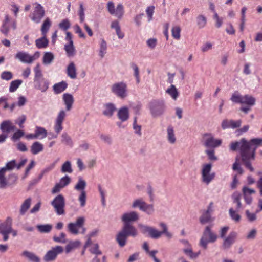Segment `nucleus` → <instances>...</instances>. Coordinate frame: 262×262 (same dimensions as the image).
<instances>
[{
	"label": "nucleus",
	"mask_w": 262,
	"mask_h": 262,
	"mask_svg": "<svg viewBox=\"0 0 262 262\" xmlns=\"http://www.w3.org/2000/svg\"><path fill=\"white\" fill-rule=\"evenodd\" d=\"M261 141L262 140L259 138L252 139L249 142L245 139H242L239 142L232 143L230 145V149L235 151L239 148L242 160L245 166L250 171H253L254 168L251 166L250 161L254 159L255 151Z\"/></svg>",
	"instance_id": "nucleus-1"
},
{
	"label": "nucleus",
	"mask_w": 262,
	"mask_h": 262,
	"mask_svg": "<svg viewBox=\"0 0 262 262\" xmlns=\"http://www.w3.org/2000/svg\"><path fill=\"white\" fill-rule=\"evenodd\" d=\"M138 234L137 229L130 224H123L121 231L116 235V241L119 245L124 247L128 236L135 237Z\"/></svg>",
	"instance_id": "nucleus-2"
},
{
	"label": "nucleus",
	"mask_w": 262,
	"mask_h": 262,
	"mask_svg": "<svg viewBox=\"0 0 262 262\" xmlns=\"http://www.w3.org/2000/svg\"><path fill=\"white\" fill-rule=\"evenodd\" d=\"M86 186V183L85 181L81 176H79L78 177V182L74 186V189L76 190L80 191L78 196V201L80 203L81 207H84L86 205V193L85 191Z\"/></svg>",
	"instance_id": "nucleus-3"
},
{
	"label": "nucleus",
	"mask_w": 262,
	"mask_h": 262,
	"mask_svg": "<svg viewBox=\"0 0 262 262\" xmlns=\"http://www.w3.org/2000/svg\"><path fill=\"white\" fill-rule=\"evenodd\" d=\"M12 220L11 217H7L6 220L0 224V233L3 236L4 241L9 239V234L11 233L15 237L17 235V231L12 227Z\"/></svg>",
	"instance_id": "nucleus-4"
},
{
	"label": "nucleus",
	"mask_w": 262,
	"mask_h": 262,
	"mask_svg": "<svg viewBox=\"0 0 262 262\" xmlns=\"http://www.w3.org/2000/svg\"><path fill=\"white\" fill-rule=\"evenodd\" d=\"M212 164L207 163L203 165L201 170V182L206 185H209L214 179L215 173L211 172Z\"/></svg>",
	"instance_id": "nucleus-5"
},
{
	"label": "nucleus",
	"mask_w": 262,
	"mask_h": 262,
	"mask_svg": "<svg viewBox=\"0 0 262 262\" xmlns=\"http://www.w3.org/2000/svg\"><path fill=\"white\" fill-rule=\"evenodd\" d=\"M85 220L84 217L80 216L77 219L75 222L69 224V231L74 235H77L79 233L84 234L86 232V228L83 226Z\"/></svg>",
	"instance_id": "nucleus-6"
},
{
	"label": "nucleus",
	"mask_w": 262,
	"mask_h": 262,
	"mask_svg": "<svg viewBox=\"0 0 262 262\" xmlns=\"http://www.w3.org/2000/svg\"><path fill=\"white\" fill-rule=\"evenodd\" d=\"M217 239V235L213 232L209 226L206 227L200 241V246L206 249L209 243H213Z\"/></svg>",
	"instance_id": "nucleus-7"
},
{
	"label": "nucleus",
	"mask_w": 262,
	"mask_h": 262,
	"mask_svg": "<svg viewBox=\"0 0 262 262\" xmlns=\"http://www.w3.org/2000/svg\"><path fill=\"white\" fill-rule=\"evenodd\" d=\"M40 56V53L37 51L33 55L25 51H18L15 55V58L20 62L30 64L37 59Z\"/></svg>",
	"instance_id": "nucleus-8"
},
{
	"label": "nucleus",
	"mask_w": 262,
	"mask_h": 262,
	"mask_svg": "<svg viewBox=\"0 0 262 262\" xmlns=\"http://www.w3.org/2000/svg\"><path fill=\"white\" fill-rule=\"evenodd\" d=\"M111 92L117 97L124 99L127 96V84L124 82L114 83L111 88Z\"/></svg>",
	"instance_id": "nucleus-9"
},
{
	"label": "nucleus",
	"mask_w": 262,
	"mask_h": 262,
	"mask_svg": "<svg viewBox=\"0 0 262 262\" xmlns=\"http://www.w3.org/2000/svg\"><path fill=\"white\" fill-rule=\"evenodd\" d=\"M149 108L152 115L157 117L164 113L165 106L163 101L154 100L150 103Z\"/></svg>",
	"instance_id": "nucleus-10"
},
{
	"label": "nucleus",
	"mask_w": 262,
	"mask_h": 262,
	"mask_svg": "<svg viewBox=\"0 0 262 262\" xmlns=\"http://www.w3.org/2000/svg\"><path fill=\"white\" fill-rule=\"evenodd\" d=\"M35 6L33 11L30 15V17L32 21L35 23L40 22L41 19L45 15V10L43 7L38 3H35L33 4Z\"/></svg>",
	"instance_id": "nucleus-11"
},
{
	"label": "nucleus",
	"mask_w": 262,
	"mask_h": 262,
	"mask_svg": "<svg viewBox=\"0 0 262 262\" xmlns=\"http://www.w3.org/2000/svg\"><path fill=\"white\" fill-rule=\"evenodd\" d=\"M64 251V248L62 246H57L53 247L50 250L48 251L44 256L43 260L46 262H50L54 260L57 256L62 253Z\"/></svg>",
	"instance_id": "nucleus-12"
},
{
	"label": "nucleus",
	"mask_w": 262,
	"mask_h": 262,
	"mask_svg": "<svg viewBox=\"0 0 262 262\" xmlns=\"http://www.w3.org/2000/svg\"><path fill=\"white\" fill-rule=\"evenodd\" d=\"M204 145L207 147L215 148L222 143L221 139H215L210 133L205 134L203 136Z\"/></svg>",
	"instance_id": "nucleus-13"
},
{
	"label": "nucleus",
	"mask_w": 262,
	"mask_h": 262,
	"mask_svg": "<svg viewBox=\"0 0 262 262\" xmlns=\"http://www.w3.org/2000/svg\"><path fill=\"white\" fill-rule=\"evenodd\" d=\"M139 227L142 233H148V235L152 238H158L162 234V232H161V231H159L153 227L150 226L143 224H139Z\"/></svg>",
	"instance_id": "nucleus-14"
},
{
	"label": "nucleus",
	"mask_w": 262,
	"mask_h": 262,
	"mask_svg": "<svg viewBox=\"0 0 262 262\" xmlns=\"http://www.w3.org/2000/svg\"><path fill=\"white\" fill-rule=\"evenodd\" d=\"M58 214L60 215L64 213V199L61 195H58L51 203Z\"/></svg>",
	"instance_id": "nucleus-15"
},
{
	"label": "nucleus",
	"mask_w": 262,
	"mask_h": 262,
	"mask_svg": "<svg viewBox=\"0 0 262 262\" xmlns=\"http://www.w3.org/2000/svg\"><path fill=\"white\" fill-rule=\"evenodd\" d=\"M139 219V214L134 211L124 213L121 217L123 224H130V223L137 221Z\"/></svg>",
	"instance_id": "nucleus-16"
},
{
	"label": "nucleus",
	"mask_w": 262,
	"mask_h": 262,
	"mask_svg": "<svg viewBox=\"0 0 262 262\" xmlns=\"http://www.w3.org/2000/svg\"><path fill=\"white\" fill-rule=\"evenodd\" d=\"M27 161V159H24L21 160V161L19 163H16V161L15 160H12L8 162H7L6 164V166L3 167L5 169L6 172L9 170H12L14 168H16L17 169H19L21 167L24 166L25 164L26 163Z\"/></svg>",
	"instance_id": "nucleus-17"
},
{
	"label": "nucleus",
	"mask_w": 262,
	"mask_h": 262,
	"mask_svg": "<svg viewBox=\"0 0 262 262\" xmlns=\"http://www.w3.org/2000/svg\"><path fill=\"white\" fill-rule=\"evenodd\" d=\"M241 124L242 121L241 120L235 121L233 120L225 119L223 120L221 126L223 129L227 128L235 129L239 127Z\"/></svg>",
	"instance_id": "nucleus-18"
},
{
	"label": "nucleus",
	"mask_w": 262,
	"mask_h": 262,
	"mask_svg": "<svg viewBox=\"0 0 262 262\" xmlns=\"http://www.w3.org/2000/svg\"><path fill=\"white\" fill-rule=\"evenodd\" d=\"M67 41L68 42L67 45V55L69 57H73L75 55L76 50L72 40V35L68 32H67Z\"/></svg>",
	"instance_id": "nucleus-19"
},
{
	"label": "nucleus",
	"mask_w": 262,
	"mask_h": 262,
	"mask_svg": "<svg viewBox=\"0 0 262 262\" xmlns=\"http://www.w3.org/2000/svg\"><path fill=\"white\" fill-rule=\"evenodd\" d=\"M236 237V232L234 231L230 232L228 236L225 237L224 239L223 245L224 248L225 249L229 248L231 246V245L234 243Z\"/></svg>",
	"instance_id": "nucleus-20"
},
{
	"label": "nucleus",
	"mask_w": 262,
	"mask_h": 262,
	"mask_svg": "<svg viewBox=\"0 0 262 262\" xmlns=\"http://www.w3.org/2000/svg\"><path fill=\"white\" fill-rule=\"evenodd\" d=\"M242 191L246 203L249 205L252 201L251 195L255 193V191L253 189H251L247 186L243 187Z\"/></svg>",
	"instance_id": "nucleus-21"
},
{
	"label": "nucleus",
	"mask_w": 262,
	"mask_h": 262,
	"mask_svg": "<svg viewBox=\"0 0 262 262\" xmlns=\"http://www.w3.org/2000/svg\"><path fill=\"white\" fill-rule=\"evenodd\" d=\"M65 116V112L64 111H60L56 119L55 125L54 126L55 130L57 133L60 132L63 128L62 124Z\"/></svg>",
	"instance_id": "nucleus-22"
},
{
	"label": "nucleus",
	"mask_w": 262,
	"mask_h": 262,
	"mask_svg": "<svg viewBox=\"0 0 262 262\" xmlns=\"http://www.w3.org/2000/svg\"><path fill=\"white\" fill-rule=\"evenodd\" d=\"M15 129V125H14L11 121L9 120L3 121L0 124V129L3 132L9 133L14 130Z\"/></svg>",
	"instance_id": "nucleus-23"
},
{
	"label": "nucleus",
	"mask_w": 262,
	"mask_h": 262,
	"mask_svg": "<svg viewBox=\"0 0 262 262\" xmlns=\"http://www.w3.org/2000/svg\"><path fill=\"white\" fill-rule=\"evenodd\" d=\"M116 110V107L114 104L107 103L103 106V114L106 117H111L113 116Z\"/></svg>",
	"instance_id": "nucleus-24"
},
{
	"label": "nucleus",
	"mask_w": 262,
	"mask_h": 262,
	"mask_svg": "<svg viewBox=\"0 0 262 262\" xmlns=\"http://www.w3.org/2000/svg\"><path fill=\"white\" fill-rule=\"evenodd\" d=\"M67 74L72 79H75L77 77L76 65L73 62H71L67 67Z\"/></svg>",
	"instance_id": "nucleus-25"
},
{
	"label": "nucleus",
	"mask_w": 262,
	"mask_h": 262,
	"mask_svg": "<svg viewBox=\"0 0 262 262\" xmlns=\"http://www.w3.org/2000/svg\"><path fill=\"white\" fill-rule=\"evenodd\" d=\"M118 118L122 121L124 122L129 118V110L126 106H123L119 109L117 113Z\"/></svg>",
	"instance_id": "nucleus-26"
},
{
	"label": "nucleus",
	"mask_w": 262,
	"mask_h": 262,
	"mask_svg": "<svg viewBox=\"0 0 262 262\" xmlns=\"http://www.w3.org/2000/svg\"><path fill=\"white\" fill-rule=\"evenodd\" d=\"M165 92L174 100H176L179 96L178 90L173 84H171L170 86L166 89Z\"/></svg>",
	"instance_id": "nucleus-27"
},
{
	"label": "nucleus",
	"mask_w": 262,
	"mask_h": 262,
	"mask_svg": "<svg viewBox=\"0 0 262 262\" xmlns=\"http://www.w3.org/2000/svg\"><path fill=\"white\" fill-rule=\"evenodd\" d=\"M167 139L168 142L171 144H173L176 142L177 138L174 128L171 126H168L167 128Z\"/></svg>",
	"instance_id": "nucleus-28"
},
{
	"label": "nucleus",
	"mask_w": 262,
	"mask_h": 262,
	"mask_svg": "<svg viewBox=\"0 0 262 262\" xmlns=\"http://www.w3.org/2000/svg\"><path fill=\"white\" fill-rule=\"evenodd\" d=\"M21 256L27 258L31 262H40V258L34 253L29 251H24Z\"/></svg>",
	"instance_id": "nucleus-29"
},
{
	"label": "nucleus",
	"mask_w": 262,
	"mask_h": 262,
	"mask_svg": "<svg viewBox=\"0 0 262 262\" xmlns=\"http://www.w3.org/2000/svg\"><path fill=\"white\" fill-rule=\"evenodd\" d=\"M80 245V242L78 240L67 241V253L75 250Z\"/></svg>",
	"instance_id": "nucleus-30"
},
{
	"label": "nucleus",
	"mask_w": 262,
	"mask_h": 262,
	"mask_svg": "<svg viewBox=\"0 0 262 262\" xmlns=\"http://www.w3.org/2000/svg\"><path fill=\"white\" fill-rule=\"evenodd\" d=\"M40 38L35 40L36 47L39 49L46 48L49 44V40L47 39L46 36H43Z\"/></svg>",
	"instance_id": "nucleus-31"
},
{
	"label": "nucleus",
	"mask_w": 262,
	"mask_h": 262,
	"mask_svg": "<svg viewBox=\"0 0 262 262\" xmlns=\"http://www.w3.org/2000/svg\"><path fill=\"white\" fill-rule=\"evenodd\" d=\"M181 28L179 25H174L171 28V36L176 40H179L181 38Z\"/></svg>",
	"instance_id": "nucleus-32"
},
{
	"label": "nucleus",
	"mask_w": 262,
	"mask_h": 262,
	"mask_svg": "<svg viewBox=\"0 0 262 262\" xmlns=\"http://www.w3.org/2000/svg\"><path fill=\"white\" fill-rule=\"evenodd\" d=\"M10 21V18L8 15L5 16V20L1 28V31L5 35H8L9 32V23Z\"/></svg>",
	"instance_id": "nucleus-33"
},
{
	"label": "nucleus",
	"mask_w": 262,
	"mask_h": 262,
	"mask_svg": "<svg viewBox=\"0 0 262 262\" xmlns=\"http://www.w3.org/2000/svg\"><path fill=\"white\" fill-rule=\"evenodd\" d=\"M54 59L53 54L50 52H46L44 53L42 58V63L45 65L50 64Z\"/></svg>",
	"instance_id": "nucleus-34"
},
{
	"label": "nucleus",
	"mask_w": 262,
	"mask_h": 262,
	"mask_svg": "<svg viewBox=\"0 0 262 262\" xmlns=\"http://www.w3.org/2000/svg\"><path fill=\"white\" fill-rule=\"evenodd\" d=\"M255 98L251 95H245L243 96L242 104H246L251 106L255 105Z\"/></svg>",
	"instance_id": "nucleus-35"
},
{
	"label": "nucleus",
	"mask_w": 262,
	"mask_h": 262,
	"mask_svg": "<svg viewBox=\"0 0 262 262\" xmlns=\"http://www.w3.org/2000/svg\"><path fill=\"white\" fill-rule=\"evenodd\" d=\"M43 149V146L42 144L38 142H35L31 147V152L33 155H36L42 151Z\"/></svg>",
	"instance_id": "nucleus-36"
},
{
	"label": "nucleus",
	"mask_w": 262,
	"mask_h": 262,
	"mask_svg": "<svg viewBox=\"0 0 262 262\" xmlns=\"http://www.w3.org/2000/svg\"><path fill=\"white\" fill-rule=\"evenodd\" d=\"M97 187L101 197L102 205L105 206L106 205V191L101 184H98Z\"/></svg>",
	"instance_id": "nucleus-37"
},
{
	"label": "nucleus",
	"mask_w": 262,
	"mask_h": 262,
	"mask_svg": "<svg viewBox=\"0 0 262 262\" xmlns=\"http://www.w3.org/2000/svg\"><path fill=\"white\" fill-rule=\"evenodd\" d=\"M51 26V21L49 18H47L45 19L44 22L43 23L41 28V34L43 36H46L47 33L48 32L50 27Z\"/></svg>",
	"instance_id": "nucleus-38"
},
{
	"label": "nucleus",
	"mask_w": 262,
	"mask_h": 262,
	"mask_svg": "<svg viewBox=\"0 0 262 262\" xmlns=\"http://www.w3.org/2000/svg\"><path fill=\"white\" fill-rule=\"evenodd\" d=\"M66 186V176L62 177L59 183H57L52 190L53 194L59 192L62 188Z\"/></svg>",
	"instance_id": "nucleus-39"
},
{
	"label": "nucleus",
	"mask_w": 262,
	"mask_h": 262,
	"mask_svg": "<svg viewBox=\"0 0 262 262\" xmlns=\"http://www.w3.org/2000/svg\"><path fill=\"white\" fill-rule=\"evenodd\" d=\"M35 134L36 138L40 139L45 138L47 135L46 130L43 127L38 126L36 127Z\"/></svg>",
	"instance_id": "nucleus-40"
},
{
	"label": "nucleus",
	"mask_w": 262,
	"mask_h": 262,
	"mask_svg": "<svg viewBox=\"0 0 262 262\" xmlns=\"http://www.w3.org/2000/svg\"><path fill=\"white\" fill-rule=\"evenodd\" d=\"M183 251L186 255L189 256L191 259H194L198 257L200 254V252L199 251L197 253H194L192 251L191 246L189 247H186L183 249Z\"/></svg>",
	"instance_id": "nucleus-41"
},
{
	"label": "nucleus",
	"mask_w": 262,
	"mask_h": 262,
	"mask_svg": "<svg viewBox=\"0 0 262 262\" xmlns=\"http://www.w3.org/2000/svg\"><path fill=\"white\" fill-rule=\"evenodd\" d=\"M196 24L199 29L204 28L207 23V19L203 15H199L196 18Z\"/></svg>",
	"instance_id": "nucleus-42"
},
{
	"label": "nucleus",
	"mask_w": 262,
	"mask_h": 262,
	"mask_svg": "<svg viewBox=\"0 0 262 262\" xmlns=\"http://www.w3.org/2000/svg\"><path fill=\"white\" fill-rule=\"evenodd\" d=\"M66 89V82L62 81V82L56 83L53 86V90L55 93L59 94L63 92Z\"/></svg>",
	"instance_id": "nucleus-43"
},
{
	"label": "nucleus",
	"mask_w": 262,
	"mask_h": 262,
	"mask_svg": "<svg viewBox=\"0 0 262 262\" xmlns=\"http://www.w3.org/2000/svg\"><path fill=\"white\" fill-rule=\"evenodd\" d=\"M31 199L30 198L27 199L23 202V203L21 205L20 209V213L21 215H24L29 208L31 205Z\"/></svg>",
	"instance_id": "nucleus-44"
},
{
	"label": "nucleus",
	"mask_w": 262,
	"mask_h": 262,
	"mask_svg": "<svg viewBox=\"0 0 262 262\" xmlns=\"http://www.w3.org/2000/svg\"><path fill=\"white\" fill-rule=\"evenodd\" d=\"M22 83L23 81L20 79H17L11 81L9 89V92H14L15 91H16Z\"/></svg>",
	"instance_id": "nucleus-45"
},
{
	"label": "nucleus",
	"mask_w": 262,
	"mask_h": 262,
	"mask_svg": "<svg viewBox=\"0 0 262 262\" xmlns=\"http://www.w3.org/2000/svg\"><path fill=\"white\" fill-rule=\"evenodd\" d=\"M34 81L39 82V79L42 76L41 70L39 64H37L34 68Z\"/></svg>",
	"instance_id": "nucleus-46"
},
{
	"label": "nucleus",
	"mask_w": 262,
	"mask_h": 262,
	"mask_svg": "<svg viewBox=\"0 0 262 262\" xmlns=\"http://www.w3.org/2000/svg\"><path fill=\"white\" fill-rule=\"evenodd\" d=\"M37 228L41 233H49L52 229V225L50 224L38 225Z\"/></svg>",
	"instance_id": "nucleus-47"
},
{
	"label": "nucleus",
	"mask_w": 262,
	"mask_h": 262,
	"mask_svg": "<svg viewBox=\"0 0 262 262\" xmlns=\"http://www.w3.org/2000/svg\"><path fill=\"white\" fill-rule=\"evenodd\" d=\"M123 14L124 8L123 5L121 4H118L116 8L115 9V13H114L113 15H114L118 18L120 19L123 16Z\"/></svg>",
	"instance_id": "nucleus-48"
},
{
	"label": "nucleus",
	"mask_w": 262,
	"mask_h": 262,
	"mask_svg": "<svg viewBox=\"0 0 262 262\" xmlns=\"http://www.w3.org/2000/svg\"><path fill=\"white\" fill-rule=\"evenodd\" d=\"M107 43L104 39H102L100 45L99 56L103 58L106 53Z\"/></svg>",
	"instance_id": "nucleus-49"
},
{
	"label": "nucleus",
	"mask_w": 262,
	"mask_h": 262,
	"mask_svg": "<svg viewBox=\"0 0 262 262\" xmlns=\"http://www.w3.org/2000/svg\"><path fill=\"white\" fill-rule=\"evenodd\" d=\"M145 202L143 201L142 199H138L135 200L132 204V207L134 208H139L140 210H142L144 205Z\"/></svg>",
	"instance_id": "nucleus-50"
},
{
	"label": "nucleus",
	"mask_w": 262,
	"mask_h": 262,
	"mask_svg": "<svg viewBox=\"0 0 262 262\" xmlns=\"http://www.w3.org/2000/svg\"><path fill=\"white\" fill-rule=\"evenodd\" d=\"M243 96L238 92H235L232 94L231 100L234 103L242 104Z\"/></svg>",
	"instance_id": "nucleus-51"
},
{
	"label": "nucleus",
	"mask_w": 262,
	"mask_h": 262,
	"mask_svg": "<svg viewBox=\"0 0 262 262\" xmlns=\"http://www.w3.org/2000/svg\"><path fill=\"white\" fill-rule=\"evenodd\" d=\"M141 211L145 212L147 214L150 215L154 213L155 209L153 205L148 204L145 202V205Z\"/></svg>",
	"instance_id": "nucleus-52"
},
{
	"label": "nucleus",
	"mask_w": 262,
	"mask_h": 262,
	"mask_svg": "<svg viewBox=\"0 0 262 262\" xmlns=\"http://www.w3.org/2000/svg\"><path fill=\"white\" fill-rule=\"evenodd\" d=\"M74 102L73 96L71 94L67 93V111L72 109Z\"/></svg>",
	"instance_id": "nucleus-53"
},
{
	"label": "nucleus",
	"mask_w": 262,
	"mask_h": 262,
	"mask_svg": "<svg viewBox=\"0 0 262 262\" xmlns=\"http://www.w3.org/2000/svg\"><path fill=\"white\" fill-rule=\"evenodd\" d=\"M259 212L258 210H256L255 213H252L249 211V210H247L245 212L246 215L247 220L250 222H253L255 221L257 219L256 214Z\"/></svg>",
	"instance_id": "nucleus-54"
},
{
	"label": "nucleus",
	"mask_w": 262,
	"mask_h": 262,
	"mask_svg": "<svg viewBox=\"0 0 262 262\" xmlns=\"http://www.w3.org/2000/svg\"><path fill=\"white\" fill-rule=\"evenodd\" d=\"M247 10V8L245 7H243L241 10V25H240V30L243 31L244 29V26L245 23V13Z\"/></svg>",
	"instance_id": "nucleus-55"
},
{
	"label": "nucleus",
	"mask_w": 262,
	"mask_h": 262,
	"mask_svg": "<svg viewBox=\"0 0 262 262\" xmlns=\"http://www.w3.org/2000/svg\"><path fill=\"white\" fill-rule=\"evenodd\" d=\"M213 18L215 21V26L216 28H220L223 23V18L219 16L217 13H215V14L213 15Z\"/></svg>",
	"instance_id": "nucleus-56"
},
{
	"label": "nucleus",
	"mask_w": 262,
	"mask_h": 262,
	"mask_svg": "<svg viewBox=\"0 0 262 262\" xmlns=\"http://www.w3.org/2000/svg\"><path fill=\"white\" fill-rule=\"evenodd\" d=\"M132 68L134 70V75L136 78L137 83H139L140 82V77L139 70L138 67L135 63H133L132 64Z\"/></svg>",
	"instance_id": "nucleus-57"
},
{
	"label": "nucleus",
	"mask_w": 262,
	"mask_h": 262,
	"mask_svg": "<svg viewBox=\"0 0 262 262\" xmlns=\"http://www.w3.org/2000/svg\"><path fill=\"white\" fill-rule=\"evenodd\" d=\"M37 83H38V84L37 86V89L40 90L42 92L46 91L49 88V82L47 80H45L41 83H40L39 81L37 82Z\"/></svg>",
	"instance_id": "nucleus-58"
},
{
	"label": "nucleus",
	"mask_w": 262,
	"mask_h": 262,
	"mask_svg": "<svg viewBox=\"0 0 262 262\" xmlns=\"http://www.w3.org/2000/svg\"><path fill=\"white\" fill-rule=\"evenodd\" d=\"M211 219V215L208 213L204 212L200 218V221L201 224H204L210 221Z\"/></svg>",
	"instance_id": "nucleus-59"
},
{
	"label": "nucleus",
	"mask_w": 262,
	"mask_h": 262,
	"mask_svg": "<svg viewBox=\"0 0 262 262\" xmlns=\"http://www.w3.org/2000/svg\"><path fill=\"white\" fill-rule=\"evenodd\" d=\"M1 78L3 80L9 81L12 79L13 74L10 71H5L1 73Z\"/></svg>",
	"instance_id": "nucleus-60"
},
{
	"label": "nucleus",
	"mask_w": 262,
	"mask_h": 262,
	"mask_svg": "<svg viewBox=\"0 0 262 262\" xmlns=\"http://www.w3.org/2000/svg\"><path fill=\"white\" fill-rule=\"evenodd\" d=\"M155 6H150L148 7L146 9V13L148 17V21H150L152 19V16L154 13Z\"/></svg>",
	"instance_id": "nucleus-61"
},
{
	"label": "nucleus",
	"mask_w": 262,
	"mask_h": 262,
	"mask_svg": "<svg viewBox=\"0 0 262 262\" xmlns=\"http://www.w3.org/2000/svg\"><path fill=\"white\" fill-rule=\"evenodd\" d=\"M229 214L231 219L235 222H238L241 220V216L232 208L229 209Z\"/></svg>",
	"instance_id": "nucleus-62"
},
{
	"label": "nucleus",
	"mask_w": 262,
	"mask_h": 262,
	"mask_svg": "<svg viewBox=\"0 0 262 262\" xmlns=\"http://www.w3.org/2000/svg\"><path fill=\"white\" fill-rule=\"evenodd\" d=\"M213 47V44L207 41L204 43L201 47V50L203 52H206L211 49H212Z\"/></svg>",
	"instance_id": "nucleus-63"
},
{
	"label": "nucleus",
	"mask_w": 262,
	"mask_h": 262,
	"mask_svg": "<svg viewBox=\"0 0 262 262\" xmlns=\"http://www.w3.org/2000/svg\"><path fill=\"white\" fill-rule=\"evenodd\" d=\"M257 234V230L256 229H252L250 231H249L246 235V238L247 239L251 240L254 239Z\"/></svg>",
	"instance_id": "nucleus-64"
}]
</instances>
